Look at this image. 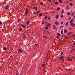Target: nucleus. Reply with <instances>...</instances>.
I'll return each mask as SVG.
<instances>
[{"label": "nucleus", "mask_w": 75, "mask_h": 75, "mask_svg": "<svg viewBox=\"0 0 75 75\" xmlns=\"http://www.w3.org/2000/svg\"><path fill=\"white\" fill-rule=\"evenodd\" d=\"M74 13H72V16H74Z\"/></svg>", "instance_id": "nucleus-50"}, {"label": "nucleus", "mask_w": 75, "mask_h": 75, "mask_svg": "<svg viewBox=\"0 0 75 75\" xmlns=\"http://www.w3.org/2000/svg\"><path fill=\"white\" fill-rule=\"evenodd\" d=\"M42 67H45V66H44V64H42Z\"/></svg>", "instance_id": "nucleus-33"}, {"label": "nucleus", "mask_w": 75, "mask_h": 75, "mask_svg": "<svg viewBox=\"0 0 75 75\" xmlns=\"http://www.w3.org/2000/svg\"><path fill=\"white\" fill-rule=\"evenodd\" d=\"M18 73H16V75H18Z\"/></svg>", "instance_id": "nucleus-49"}, {"label": "nucleus", "mask_w": 75, "mask_h": 75, "mask_svg": "<svg viewBox=\"0 0 75 75\" xmlns=\"http://www.w3.org/2000/svg\"><path fill=\"white\" fill-rule=\"evenodd\" d=\"M19 31H22V28H21V27L20 28Z\"/></svg>", "instance_id": "nucleus-15"}, {"label": "nucleus", "mask_w": 75, "mask_h": 75, "mask_svg": "<svg viewBox=\"0 0 75 75\" xmlns=\"http://www.w3.org/2000/svg\"><path fill=\"white\" fill-rule=\"evenodd\" d=\"M60 9V8H57V10H59Z\"/></svg>", "instance_id": "nucleus-27"}, {"label": "nucleus", "mask_w": 75, "mask_h": 75, "mask_svg": "<svg viewBox=\"0 0 75 75\" xmlns=\"http://www.w3.org/2000/svg\"><path fill=\"white\" fill-rule=\"evenodd\" d=\"M49 2H51V0H48Z\"/></svg>", "instance_id": "nucleus-44"}, {"label": "nucleus", "mask_w": 75, "mask_h": 75, "mask_svg": "<svg viewBox=\"0 0 75 75\" xmlns=\"http://www.w3.org/2000/svg\"><path fill=\"white\" fill-rule=\"evenodd\" d=\"M42 24H45V23H44V22L43 21V22H42Z\"/></svg>", "instance_id": "nucleus-37"}, {"label": "nucleus", "mask_w": 75, "mask_h": 75, "mask_svg": "<svg viewBox=\"0 0 75 75\" xmlns=\"http://www.w3.org/2000/svg\"><path fill=\"white\" fill-rule=\"evenodd\" d=\"M3 49H4L6 51H7V49H6V48L5 47H4Z\"/></svg>", "instance_id": "nucleus-12"}, {"label": "nucleus", "mask_w": 75, "mask_h": 75, "mask_svg": "<svg viewBox=\"0 0 75 75\" xmlns=\"http://www.w3.org/2000/svg\"><path fill=\"white\" fill-rule=\"evenodd\" d=\"M56 60H56V59L55 60H54V61H56Z\"/></svg>", "instance_id": "nucleus-63"}, {"label": "nucleus", "mask_w": 75, "mask_h": 75, "mask_svg": "<svg viewBox=\"0 0 75 75\" xmlns=\"http://www.w3.org/2000/svg\"><path fill=\"white\" fill-rule=\"evenodd\" d=\"M55 4H56V5H57V4H58V3L57 2H55Z\"/></svg>", "instance_id": "nucleus-17"}, {"label": "nucleus", "mask_w": 75, "mask_h": 75, "mask_svg": "<svg viewBox=\"0 0 75 75\" xmlns=\"http://www.w3.org/2000/svg\"><path fill=\"white\" fill-rule=\"evenodd\" d=\"M43 33H44V34H45V30H43Z\"/></svg>", "instance_id": "nucleus-29"}, {"label": "nucleus", "mask_w": 75, "mask_h": 75, "mask_svg": "<svg viewBox=\"0 0 75 75\" xmlns=\"http://www.w3.org/2000/svg\"><path fill=\"white\" fill-rule=\"evenodd\" d=\"M40 13V12L39 11H38L36 13L37 14H38V13Z\"/></svg>", "instance_id": "nucleus-34"}, {"label": "nucleus", "mask_w": 75, "mask_h": 75, "mask_svg": "<svg viewBox=\"0 0 75 75\" xmlns=\"http://www.w3.org/2000/svg\"><path fill=\"white\" fill-rule=\"evenodd\" d=\"M48 18V17H47V16H45V18H44L45 19H46V18Z\"/></svg>", "instance_id": "nucleus-32"}, {"label": "nucleus", "mask_w": 75, "mask_h": 75, "mask_svg": "<svg viewBox=\"0 0 75 75\" xmlns=\"http://www.w3.org/2000/svg\"><path fill=\"white\" fill-rule=\"evenodd\" d=\"M62 11L63 12H62L61 13H62H62H64V10H62Z\"/></svg>", "instance_id": "nucleus-38"}, {"label": "nucleus", "mask_w": 75, "mask_h": 75, "mask_svg": "<svg viewBox=\"0 0 75 75\" xmlns=\"http://www.w3.org/2000/svg\"><path fill=\"white\" fill-rule=\"evenodd\" d=\"M75 35H73V37H75Z\"/></svg>", "instance_id": "nucleus-57"}, {"label": "nucleus", "mask_w": 75, "mask_h": 75, "mask_svg": "<svg viewBox=\"0 0 75 75\" xmlns=\"http://www.w3.org/2000/svg\"><path fill=\"white\" fill-rule=\"evenodd\" d=\"M48 27L46 26L45 28L46 30H48Z\"/></svg>", "instance_id": "nucleus-22"}, {"label": "nucleus", "mask_w": 75, "mask_h": 75, "mask_svg": "<svg viewBox=\"0 0 75 75\" xmlns=\"http://www.w3.org/2000/svg\"><path fill=\"white\" fill-rule=\"evenodd\" d=\"M46 27H49L50 28V27H51V25L50 24H46L45 25Z\"/></svg>", "instance_id": "nucleus-1"}, {"label": "nucleus", "mask_w": 75, "mask_h": 75, "mask_svg": "<svg viewBox=\"0 0 75 75\" xmlns=\"http://www.w3.org/2000/svg\"><path fill=\"white\" fill-rule=\"evenodd\" d=\"M39 69H41V67H39Z\"/></svg>", "instance_id": "nucleus-56"}, {"label": "nucleus", "mask_w": 75, "mask_h": 75, "mask_svg": "<svg viewBox=\"0 0 75 75\" xmlns=\"http://www.w3.org/2000/svg\"><path fill=\"white\" fill-rule=\"evenodd\" d=\"M35 46H36V45H37V44H35Z\"/></svg>", "instance_id": "nucleus-53"}, {"label": "nucleus", "mask_w": 75, "mask_h": 75, "mask_svg": "<svg viewBox=\"0 0 75 75\" xmlns=\"http://www.w3.org/2000/svg\"><path fill=\"white\" fill-rule=\"evenodd\" d=\"M55 2L54 1H53V3H54Z\"/></svg>", "instance_id": "nucleus-61"}, {"label": "nucleus", "mask_w": 75, "mask_h": 75, "mask_svg": "<svg viewBox=\"0 0 75 75\" xmlns=\"http://www.w3.org/2000/svg\"><path fill=\"white\" fill-rule=\"evenodd\" d=\"M71 26L72 27H75V24L72 23H71L70 24Z\"/></svg>", "instance_id": "nucleus-2"}, {"label": "nucleus", "mask_w": 75, "mask_h": 75, "mask_svg": "<svg viewBox=\"0 0 75 75\" xmlns=\"http://www.w3.org/2000/svg\"><path fill=\"white\" fill-rule=\"evenodd\" d=\"M72 18L70 17L69 19V20H71V19Z\"/></svg>", "instance_id": "nucleus-46"}, {"label": "nucleus", "mask_w": 75, "mask_h": 75, "mask_svg": "<svg viewBox=\"0 0 75 75\" xmlns=\"http://www.w3.org/2000/svg\"><path fill=\"white\" fill-rule=\"evenodd\" d=\"M71 1H72V0H69V1L71 2Z\"/></svg>", "instance_id": "nucleus-58"}, {"label": "nucleus", "mask_w": 75, "mask_h": 75, "mask_svg": "<svg viewBox=\"0 0 75 75\" xmlns=\"http://www.w3.org/2000/svg\"><path fill=\"white\" fill-rule=\"evenodd\" d=\"M74 45H75V42H74V43L73 44Z\"/></svg>", "instance_id": "nucleus-62"}, {"label": "nucleus", "mask_w": 75, "mask_h": 75, "mask_svg": "<svg viewBox=\"0 0 75 75\" xmlns=\"http://www.w3.org/2000/svg\"><path fill=\"white\" fill-rule=\"evenodd\" d=\"M74 18H75V16H74Z\"/></svg>", "instance_id": "nucleus-64"}, {"label": "nucleus", "mask_w": 75, "mask_h": 75, "mask_svg": "<svg viewBox=\"0 0 75 75\" xmlns=\"http://www.w3.org/2000/svg\"><path fill=\"white\" fill-rule=\"evenodd\" d=\"M0 24L1 25V24H2V23H1V22L0 21Z\"/></svg>", "instance_id": "nucleus-42"}, {"label": "nucleus", "mask_w": 75, "mask_h": 75, "mask_svg": "<svg viewBox=\"0 0 75 75\" xmlns=\"http://www.w3.org/2000/svg\"><path fill=\"white\" fill-rule=\"evenodd\" d=\"M58 15H57L55 17V18H57V19L58 18Z\"/></svg>", "instance_id": "nucleus-16"}, {"label": "nucleus", "mask_w": 75, "mask_h": 75, "mask_svg": "<svg viewBox=\"0 0 75 75\" xmlns=\"http://www.w3.org/2000/svg\"><path fill=\"white\" fill-rule=\"evenodd\" d=\"M68 13V15H70V13H69V12H68V13Z\"/></svg>", "instance_id": "nucleus-39"}, {"label": "nucleus", "mask_w": 75, "mask_h": 75, "mask_svg": "<svg viewBox=\"0 0 75 75\" xmlns=\"http://www.w3.org/2000/svg\"><path fill=\"white\" fill-rule=\"evenodd\" d=\"M52 12L53 14H54V13H55V12L54 11H52Z\"/></svg>", "instance_id": "nucleus-55"}, {"label": "nucleus", "mask_w": 75, "mask_h": 75, "mask_svg": "<svg viewBox=\"0 0 75 75\" xmlns=\"http://www.w3.org/2000/svg\"><path fill=\"white\" fill-rule=\"evenodd\" d=\"M61 24L62 25V24H64V23L62 21L61 22Z\"/></svg>", "instance_id": "nucleus-31"}, {"label": "nucleus", "mask_w": 75, "mask_h": 75, "mask_svg": "<svg viewBox=\"0 0 75 75\" xmlns=\"http://www.w3.org/2000/svg\"><path fill=\"white\" fill-rule=\"evenodd\" d=\"M63 15H62L61 16V17L62 18H63Z\"/></svg>", "instance_id": "nucleus-47"}, {"label": "nucleus", "mask_w": 75, "mask_h": 75, "mask_svg": "<svg viewBox=\"0 0 75 75\" xmlns=\"http://www.w3.org/2000/svg\"><path fill=\"white\" fill-rule=\"evenodd\" d=\"M28 9H27L25 11V13L26 15H27L28 14Z\"/></svg>", "instance_id": "nucleus-5"}, {"label": "nucleus", "mask_w": 75, "mask_h": 75, "mask_svg": "<svg viewBox=\"0 0 75 75\" xmlns=\"http://www.w3.org/2000/svg\"><path fill=\"white\" fill-rule=\"evenodd\" d=\"M67 30L66 29H65L64 30V33H66L67 32Z\"/></svg>", "instance_id": "nucleus-10"}, {"label": "nucleus", "mask_w": 75, "mask_h": 75, "mask_svg": "<svg viewBox=\"0 0 75 75\" xmlns=\"http://www.w3.org/2000/svg\"><path fill=\"white\" fill-rule=\"evenodd\" d=\"M71 20H72V21H73V20H74V18H73Z\"/></svg>", "instance_id": "nucleus-51"}, {"label": "nucleus", "mask_w": 75, "mask_h": 75, "mask_svg": "<svg viewBox=\"0 0 75 75\" xmlns=\"http://www.w3.org/2000/svg\"><path fill=\"white\" fill-rule=\"evenodd\" d=\"M40 4H41V5H43V3L42 2H41L40 3Z\"/></svg>", "instance_id": "nucleus-35"}, {"label": "nucleus", "mask_w": 75, "mask_h": 75, "mask_svg": "<svg viewBox=\"0 0 75 75\" xmlns=\"http://www.w3.org/2000/svg\"><path fill=\"white\" fill-rule=\"evenodd\" d=\"M55 24H56V25H59V23L57 21H56V22H55Z\"/></svg>", "instance_id": "nucleus-8"}, {"label": "nucleus", "mask_w": 75, "mask_h": 75, "mask_svg": "<svg viewBox=\"0 0 75 75\" xmlns=\"http://www.w3.org/2000/svg\"><path fill=\"white\" fill-rule=\"evenodd\" d=\"M53 27H54V29H55V30L56 29V28H55V25H53Z\"/></svg>", "instance_id": "nucleus-18"}, {"label": "nucleus", "mask_w": 75, "mask_h": 75, "mask_svg": "<svg viewBox=\"0 0 75 75\" xmlns=\"http://www.w3.org/2000/svg\"><path fill=\"white\" fill-rule=\"evenodd\" d=\"M63 30H62V31H61V34H62L63 33Z\"/></svg>", "instance_id": "nucleus-23"}, {"label": "nucleus", "mask_w": 75, "mask_h": 75, "mask_svg": "<svg viewBox=\"0 0 75 75\" xmlns=\"http://www.w3.org/2000/svg\"><path fill=\"white\" fill-rule=\"evenodd\" d=\"M65 38H68V36H65Z\"/></svg>", "instance_id": "nucleus-48"}, {"label": "nucleus", "mask_w": 75, "mask_h": 75, "mask_svg": "<svg viewBox=\"0 0 75 75\" xmlns=\"http://www.w3.org/2000/svg\"><path fill=\"white\" fill-rule=\"evenodd\" d=\"M18 51H19V52H22V51H21V50L20 49H18Z\"/></svg>", "instance_id": "nucleus-21"}, {"label": "nucleus", "mask_w": 75, "mask_h": 75, "mask_svg": "<svg viewBox=\"0 0 75 75\" xmlns=\"http://www.w3.org/2000/svg\"><path fill=\"white\" fill-rule=\"evenodd\" d=\"M71 29H72V28H69V30H71Z\"/></svg>", "instance_id": "nucleus-54"}, {"label": "nucleus", "mask_w": 75, "mask_h": 75, "mask_svg": "<svg viewBox=\"0 0 75 75\" xmlns=\"http://www.w3.org/2000/svg\"><path fill=\"white\" fill-rule=\"evenodd\" d=\"M68 24V22H67V23L65 25L66 26H67V25Z\"/></svg>", "instance_id": "nucleus-36"}, {"label": "nucleus", "mask_w": 75, "mask_h": 75, "mask_svg": "<svg viewBox=\"0 0 75 75\" xmlns=\"http://www.w3.org/2000/svg\"><path fill=\"white\" fill-rule=\"evenodd\" d=\"M64 57L63 56H61V57H59V58L58 59H61V60H62V59L64 58Z\"/></svg>", "instance_id": "nucleus-3"}, {"label": "nucleus", "mask_w": 75, "mask_h": 75, "mask_svg": "<svg viewBox=\"0 0 75 75\" xmlns=\"http://www.w3.org/2000/svg\"><path fill=\"white\" fill-rule=\"evenodd\" d=\"M62 54H63V52H61V55H62Z\"/></svg>", "instance_id": "nucleus-40"}, {"label": "nucleus", "mask_w": 75, "mask_h": 75, "mask_svg": "<svg viewBox=\"0 0 75 75\" xmlns=\"http://www.w3.org/2000/svg\"><path fill=\"white\" fill-rule=\"evenodd\" d=\"M71 58H74V59H75L74 58V57H71Z\"/></svg>", "instance_id": "nucleus-59"}, {"label": "nucleus", "mask_w": 75, "mask_h": 75, "mask_svg": "<svg viewBox=\"0 0 75 75\" xmlns=\"http://www.w3.org/2000/svg\"><path fill=\"white\" fill-rule=\"evenodd\" d=\"M68 8H69V6L67 7V10H68Z\"/></svg>", "instance_id": "nucleus-20"}, {"label": "nucleus", "mask_w": 75, "mask_h": 75, "mask_svg": "<svg viewBox=\"0 0 75 75\" xmlns=\"http://www.w3.org/2000/svg\"><path fill=\"white\" fill-rule=\"evenodd\" d=\"M50 19H51V18L50 17H49L48 18V20H50Z\"/></svg>", "instance_id": "nucleus-30"}, {"label": "nucleus", "mask_w": 75, "mask_h": 75, "mask_svg": "<svg viewBox=\"0 0 75 75\" xmlns=\"http://www.w3.org/2000/svg\"><path fill=\"white\" fill-rule=\"evenodd\" d=\"M33 8L34 9H35V10H37V8L36 7H34Z\"/></svg>", "instance_id": "nucleus-11"}, {"label": "nucleus", "mask_w": 75, "mask_h": 75, "mask_svg": "<svg viewBox=\"0 0 75 75\" xmlns=\"http://www.w3.org/2000/svg\"><path fill=\"white\" fill-rule=\"evenodd\" d=\"M72 33L71 32H70L69 33H68L67 34L68 35H70V34H71Z\"/></svg>", "instance_id": "nucleus-26"}, {"label": "nucleus", "mask_w": 75, "mask_h": 75, "mask_svg": "<svg viewBox=\"0 0 75 75\" xmlns=\"http://www.w3.org/2000/svg\"><path fill=\"white\" fill-rule=\"evenodd\" d=\"M47 33V34H48L49 33V32H48V31L47 30L46 31Z\"/></svg>", "instance_id": "nucleus-41"}, {"label": "nucleus", "mask_w": 75, "mask_h": 75, "mask_svg": "<svg viewBox=\"0 0 75 75\" xmlns=\"http://www.w3.org/2000/svg\"><path fill=\"white\" fill-rule=\"evenodd\" d=\"M67 59L69 61H72V59L68 58H67Z\"/></svg>", "instance_id": "nucleus-6"}, {"label": "nucleus", "mask_w": 75, "mask_h": 75, "mask_svg": "<svg viewBox=\"0 0 75 75\" xmlns=\"http://www.w3.org/2000/svg\"><path fill=\"white\" fill-rule=\"evenodd\" d=\"M62 27H63V26H61L60 27V28H62Z\"/></svg>", "instance_id": "nucleus-43"}, {"label": "nucleus", "mask_w": 75, "mask_h": 75, "mask_svg": "<svg viewBox=\"0 0 75 75\" xmlns=\"http://www.w3.org/2000/svg\"><path fill=\"white\" fill-rule=\"evenodd\" d=\"M29 24V21H28L27 22V25H28Z\"/></svg>", "instance_id": "nucleus-24"}, {"label": "nucleus", "mask_w": 75, "mask_h": 75, "mask_svg": "<svg viewBox=\"0 0 75 75\" xmlns=\"http://www.w3.org/2000/svg\"><path fill=\"white\" fill-rule=\"evenodd\" d=\"M8 7H9L8 6V5H6L5 6V10H7V9L8 8Z\"/></svg>", "instance_id": "nucleus-4"}, {"label": "nucleus", "mask_w": 75, "mask_h": 75, "mask_svg": "<svg viewBox=\"0 0 75 75\" xmlns=\"http://www.w3.org/2000/svg\"><path fill=\"white\" fill-rule=\"evenodd\" d=\"M23 37L24 38H25L26 37V36H23Z\"/></svg>", "instance_id": "nucleus-45"}, {"label": "nucleus", "mask_w": 75, "mask_h": 75, "mask_svg": "<svg viewBox=\"0 0 75 75\" xmlns=\"http://www.w3.org/2000/svg\"><path fill=\"white\" fill-rule=\"evenodd\" d=\"M64 37V35H62V37Z\"/></svg>", "instance_id": "nucleus-60"}, {"label": "nucleus", "mask_w": 75, "mask_h": 75, "mask_svg": "<svg viewBox=\"0 0 75 75\" xmlns=\"http://www.w3.org/2000/svg\"><path fill=\"white\" fill-rule=\"evenodd\" d=\"M72 22H73V21H72V20H71L70 21V24H71L73 23Z\"/></svg>", "instance_id": "nucleus-9"}, {"label": "nucleus", "mask_w": 75, "mask_h": 75, "mask_svg": "<svg viewBox=\"0 0 75 75\" xmlns=\"http://www.w3.org/2000/svg\"><path fill=\"white\" fill-rule=\"evenodd\" d=\"M39 16H42V13H40L39 15Z\"/></svg>", "instance_id": "nucleus-28"}, {"label": "nucleus", "mask_w": 75, "mask_h": 75, "mask_svg": "<svg viewBox=\"0 0 75 75\" xmlns=\"http://www.w3.org/2000/svg\"><path fill=\"white\" fill-rule=\"evenodd\" d=\"M69 5L70 6H72L73 5L72 3H70Z\"/></svg>", "instance_id": "nucleus-13"}, {"label": "nucleus", "mask_w": 75, "mask_h": 75, "mask_svg": "<svg viewBox=\"0 0 75 75\" xmlns=\"http://www.w3.org/2000/svg\"><path fill=\"white\" fill-rule=\"evenodd\" d=\"M59 3H62V1L61 0H59Z\"/></svg>", "instance_id": "nucleus-14"}, {"label": "nucleus", "mask_w": 75, "mask_h": 75, "mask_svg": "<svg viewBox=\"0 0 75 75\" xmlns=\"http://www.w3.org/2000/svg\"><path fill=\"white\" fill-rule=\"evenodd\" d=\"M21 27H23V28H25V26H24V25L21 24Z\"/></svg>", "instance_id": "nucleus-7"}, {"label": "nucleus", "mask_w": 75, "mask_h": 75, "mask_svg": "<svg viewBox=\"0 0 75 75\" xmlns=\"http://www.w3.org/2000/svg\"><path fill=\"white\" fill-rule=\"evenodd\" d=\"M62 61H64V59H62Z\"/></svg>", "instance_id": "nucleus-52"}, {"label": "nucleus", "mask_w": 75, "mask_h": 75, "mask_svg": "<svg viewBox=\"0 0 75 75\" xmlns=\"http://www.w3.org/2000/svg\"><path fill=\"white\" fill-rule=\"evenodd\" d=\"M57 35H58L59 36H60V34H59V33H57Z\"/></svg>", "instance_id": "nucleus-25"}, {"label": "nucleus", "mask_w": 75, "mask_h": 75, "mask_svg": "<svg viewBox=\"0 0 75 75\" xmlns=\"http://www.w3.org/2000/svg\"><path fill=\"white\" fill-rule=\"evenodd\" d=\"M56 38H57V39H59V37L58 36H57Z\"/></svg>", "instance_id": "nucleus-19"}]
</instances>
